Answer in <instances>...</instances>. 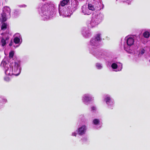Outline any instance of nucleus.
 <instances>
[{
  "instance_id": "2eb2a0df",
  "label": "nucleus",
  "mask_w": 150,
  "mask_h": 150,
  "mask_svg": "<svg viewBox=\"0 0 150 150\" xmlns=\"http://www.w3.org/2000/svg\"><path fill=\"white\" fill-rule=\"evenodd\" d=\"M111 67L113 69H116L115 71H120L122 69V64L119 62L113 63L111 65Z\"/></svg>"
},
{
  "instance_id": "f3484780",
  "label": "nucleus",
  "mask_w": 150,
  "mask_h": 150,
  "mask_svg": "<svg viewBox=\"0 0 150 150\" xmlns=\"http://www.w3.org/2000/svg\"><path fill=\"white\" fill-rule=\"evenodd\" d=\"M86 131V127L85 125H83L79 128L77 130L78 134L80 136L85 134Z\"/></svg>"
},
{
  "instance_id": "4468645a",
  "label": "nucleus",
  "mask_w": 150,
  "mask_h": 150,
  "mask_svg": "<svg viewBox=\"0 0 150 150\" xmlns=\"http://www.w3.org/2000/svg\"><path fill=\"white\" fill-rule=\"evenodd\" d=\"M81 33L83 36L86 38L90 37L92 35L90 30L88 28H82Z\"/></svg>"
},
{
  "instance_id": "473e14b6",
  "label": "nucleus",
  "mask_w": 150,
  "mask_h": 150,
  "mask_svg": "<svg viewBox=\"0 0 150 150\" xmlns=\"http://www.w3.org/2000/svg\"><path fill=\"white\" fill-rule=\"evenodd\" d=\"M12 44H11V43H10V44H9V45H10V46H12Z\"/></svg>"
},
{
  "instance_id": "b1692460",
  "label": "nucleus",
  "mask_w": 150,
  "mask_h": 150,
  "mask_svg": "<svg viewBox=\"0 0 150 150\" xmlns=\"http://www.w3.org/2000/svg\"><path fill=\"white\" fill-rule=\"evenodd\" d=\"M96 68L98 69H100L103 67L102 64L100 63H97L96 64Z\"/></svg>"
},
{
  "instance_id": "1a4fd4ad",
  "label": "nucleus",
  "mask_w": 150,
  "mask_h": 150,
  "mask_svg": "<svg viewBox=\"0 0 150 150\" xmlns=\"http://www.w3.org/2000/svg\"><path fill=\"white\" fill-rule=\"evenodd\" d=\"M104 101L105 102L108 108L112 109L114 106V99L108 94L105 95L104 96Z\"/></svg>"
},
{
  "instance_id": "f03ea898",
  "label": "nucleus",
  "mask_w": 150,
  "mask_h": 150,
  "mask_svg": "<svg viewBox=\"0 0 150 150\" xmlns=\"http://www.w3.org/2000/svg\"><path fill=\"white\" fill-rule=\"evenodd\" d=\"M1 67L7 75H19L21 72L20 61L16 59L10 61V64L6 61L3 60L1 64Z\"/></svg>"
},
{
  "instance_id": "6ab92c4d",
  "label": "nucleus",
  "mask_w": 150,
  "mask_h": 150,
  "mask_svg": "<svg viewBox=\"0 0 150 150\" xmlns=\"http://www.w3.org/2000/svg\"><path fill=\"white\" fill-rule=\"evenodd\" d=\"M93 123L94 125L96 126L97 128L100 127L102 125L100 120L97 119H94L93 121Z\"/></svg>"
},
{
  "instance_id": "c85d7f7f",
  "label": "nucleus",
  "mask_w": 150,
  "mask_h": 150,
  "mask_svg": "<svg viewBox=\"0 0 150 150\" xmlns=\"http://www.w3.org/2000/svg\"><path fill=\"white\" fill-rule=\"evenodd\" d=\"M132 0H123V1H126L128 4H129Z\"/></svg>"
},
{
  "instance_id": "f257e3e1",
  "label": "nucleus",
  "mask_w": 150,
  "mask_h": 150,
  "mask_svg": "<svg viewBox=\"0 0 150 150\" xmlns=\"http://www.w3.org/2000/svg\"><path fill=\"white\" fill-rule=\"evenodd\" d=\"M101 35L100 33L96 34L91 39L89 43L90 52L96 58L101 60L105 59L107 56V53L105 51L97 49L101 39Z\"/></svg>"
},
{
  "instance_id": "7c9ffc66",
  "label": "nucleus",
  "mask_w": 150,
  "mask_h": 150,
  "mask_svg": "<svg viewBox=\"0 0 150 150\" xmlns=\"http://www.w3.org/2000/svg\"><path fill=\"white\" fill-rule=\"evenodd\" d=\"M77 134V133L75 132H73L72 133L71 135L72 136H74L75 137L76 136Z\"/></svg>"
},
{
  "instance_id": "412c9836",
  "label": "nucleus",
  "mask_w": 150,
  "mask_h": 150,
  "mask_svg": "<svg viewBox=\"0 0 150 150\" xmlns=\"http://www.w3.org/2000/svg\"><path fill=\"white\" fill-rule=\"evenodd\" d=\"M8 39V37H6L5 38H2L0 43V45L2 47H4Z\"/></svg>"
},
{
  "instance_id": "dca6fc26",
  "label": "nucleus",
  "mask_w": 150,
  "mask_h": 150,
  "mask_svg": "<svg viewBox=\"0 0 150 150\" xmlns=\"http://www.w3.org/2000/svg\"><path fill=\"white\" fill-rule=\"evenodd\" d=\"M13 42L16 44L20 45L22 42V37L19 33H17L15 35Z\"/></svg>"
},
{
  "instance_id": "cd10ccee",
  "label": "nucleus",
  "mask_w": 150,
  "mask_h": 150,
  "mask_svg": "<svg viewBox=\"0 0 150 150\" xmlns=\"http://www.w3.org/2000/svg\"><path fill=\"white\" fill-rule=\"evenodd\" d=\"M96 107L94 106H92L91 107V111L94 112L96 111Z\"/></svg>"
},
{
  "instance_id": "393cba45",
  "label": "nucleus",
  "mask_w": 150,
  "mask_h": 150,
  "mask_svg": "<svg viewBox=\"0 0 150 150\" xmlns=\"http://www.w3.org/2000/svg\"><path fill=\"white\" fill-rule=\"evenodd\" d=\"M7 28V24L5 23H4L2 24L1 26V30H5Z\"/></svg>"
},
{
  "instance_id": "a878e982",
  "label": "nucleus",
  "mask_w": 150,
  "mask_h": 150,
  "mask_svg": "<svg viewBox=\"0 0 150 150\" xmlns=\"http://www.w3.org/2000/svg\"><path fill=\"white\" fill-rule=\"evenodd\" d=\"M4 80L8 82L10 80V78L9 76H6L4 77Z\"/></svg>"
},
{
  "instance_id": "6e6552de",
  "label": "nucleus",
  "mask_w": 150,
  "mask_h": 150,
  "mask_svg": "<svg viewBox=\"0 0 150 150\" xmlns=\"http://www.w3.org/2000/svg\"><path fill=\"white\" fill-rule=\"evenodd\" d=\"M125 40L126 41L127 44L124 45V50L129 52V50H131L130 47L134 45V40L133 37L127 36L125 38Z\"/></svg>"
},
{
  "instance_id": "9b49d317",
  "label": "nucleus",
  "mask_w": 150,
  "mask_h": 150,
  "mask_svg": "<svg viewBox=\"0 0 150 150\" xmlns=\"http://www.w3.org/2000/svg\"><path fill=\"white\" fill-rule=\"evenodd\" d=\"M11 10L8 6H5L3 8V12L1 14L2 21H5L8 17L10 16Z\"/></svg>"
},
{
  "instance_id": "72a5a7b5",
  "label": "nucleus",
  "mask_w": 150,
  "mask_h": 150,
  "mask_svg": "<svg viewBox=\"0 0 150 150\" xmlns=\"http://www.w3.org/2000/svg\"><path fill=\"white\" fill-rule=\"evenodd\" d=\"M47 0H42V1H46Z\"/></svg>"
},
{
  "instance_id": "39448f33",
  "label": "nucleus",
  "mask_w": 150,
  "mask_h": 150,
  "mask_svg": "<svg viewBox=\"0 0 150 150\" xmlns=\"http://www.w3.org/2000/svg\"><path fill=\"white\" fill-rule=\"evenodd\" d=\"M103 18V15L101 13L95 15L92 17L91 21L87 22L88 26L92 28L95 27L102 21Z\"/></svg>"
},
{
  "instance_id": "bb28decb",
  "label": "nucleus",
  "mask_w": 150,
  "mask_h": 150,
  "mask_svg": "<svg viewBox=\"0 0 150 150\" xmlns=\"http://www.w3.org/2000/svg\"><path fill=\"white\" fill-rule=\"evenodd\" d=\"M145 50L144 49H141L139 51V54H143L145 52Z\"/></svg>"
},
{
  "instance_id": "423d86ee",
  "label": "nucleus",
  "mask_w": 150,
  "mask_h": 150,
  "mask_svg": "<svg viewBox=\"0 0 150 150\" xmlns=\"http://www.w3.org/2000/svg\"><path fill=\"white\" fill-rule=\"evenodd\" d=\"M88 1L92 2L93 4H90V7L93 11H100L104 8L102 0H87Z\"/></svg>"
},
{
  "instance_id": "aec40b11",
  "label": "nucleus",
  "mask_w": 150,
  "mask_h": 150,
  "mask_svg": "<svg viewBox=\"0 0 150 150\" xmlns=\"http://www.w3.org/2000/svg\"><path fill=\"white\" fill-rule=\"evenodd\" d=\"M70 0H63L61 1L60 2V4L59 5L58 8H60V7H61V6H62L63 8H66L67 6H64L65 5L67 4L69 2Z\"/></svg>"
},
{
  "instance_id": "c756f323",
  "label": "nucleus",
  "mask_w": 150,
  "mask_h": 150,
  "mask_svg": "<svg viewBox=\"0 0 150 150\" xmlns=\"http://www.w3.org/2000/svg\"><path fill=\"white\" fill-rule=\"evenodd\" d=\"M87 140V138L86 137H84L83 138L81 139V140L82 141V142H85Z\"/></svg>"
},
{
  "instance_id": "ddd939ff",
  "label": "nucleus",
  "mask_w": 150,
  "mask_h": 150,
  "mask_svg": "<svg viewBox=\"0 0 150 150\" xmlns=\"http://www.w3.org/2000/svg\"><path fill=\"white\" fill-rule=\"evenodd\" d=\"M79 2L77 0H71V4L67 6L73 13L78 8Z\"/></svg>"
},
{
  "instance_id": "20e7f679",
  "label": "nucleus",
  "mask_w": 150,
  "mask_h": 150,
  "mask_svg": "<svg viewBox=\"0 0 150 150\" xmlns=\"http://www.w3.org/2000/svg\"><path fill=\"white\" fill-rule=\"evenodd\" d=\"M103 18V15L101 13L95 15L92 17L91 21L87 22L88 26L92 28L95 27L102 21Z\"/></svg>"
},
{
  "instance_id": "2f4dec72",
  "label": "nucleus",
  "mask_w": 150,
  "mask_h": 150,
  "mask_svg": "<svg viewBox=\"0 0 150 150\" xmlns=\"http://www.w3.org/2000/svg\"><path fill=\"white\" fill-rule=\"evenodd\" d=\"M19 6L21 7H25L26 6L25 5H20Z\"/></svg>"
},
{
  "instance_id": "5701e85b",
  "label": "nucleus",
  "mask_w": 150,
  "mask_h": 150,
  "mask_svg": "<svg viewBox=\"0 0 150 150\" xmlns=\"http://www.w3.org/2000/svg\"><path fill=\"white\" fill-rule=\"evenodd\" d=\"M143 35L144 37L148 38L150 36V34L149 32L145 31L143 33Z\"/></svg>"
},
{
  "instance_id": "9d476101",
  "label": "nucleus",
  "mask_w": 150,
  "mask_h": 150,
  "mask_svg": "<svg viewBox=\"0 0 150 150\" xmlns=\"http://www.w3.org/2000/svg\"><path fill=\"white\" fill-rule=\"evenodd\" d=\"M94 98L91 94L88 93L83 95L82 97V100L84 104L88 105L91 101L94 100Z\"/></svg>"
},
{
  "instance_id": "7ed1b4c3",
  "label": "nucleus",
  "mask_w": 150,
  "mask_h": 150,
  "mask_svg": "<svg viewBox=\"0 0 150 150\" xmlns=\"http://www.w3.org/2000/svg\"><path fill=\"white\" fill-rule=\"evenodd\" d=\"M56 6L53 2L48 1L42 5L39 11L42 19L44 21L51 18L56 11Z\"/></svg>"
},
{
  "instance_id": "4be33fe9",
  "label": "nucleus",
  "mask_w": 150,
  "mask_h": 150,
  "mask_svg": "<svg viewBox=\"0 0 150 150\" xmlns=\"http://www.w3.org/2000/svg\"><path fill=\"white\" fill-rule=\"evenodd\" d=\"M14 51H11L9 54V58H10V60L12 61H13V59H13V57L14 55Z\"/></svg>"
},
{
  "instance_id": "0eeeda50",
  "label": "nucleus",
  "mask_w": 150,
  "mask_h": 150,
  "mask_svg": "<svg viewBox=\"0 0 150 150\" xmlns=\"http://www.w3.org/2000/svg\"><path fill=\"white\" fill-rule=\"evenodd\" d=\"M60 8H59V12L60 16L63 17H69L73 13L67 6L66 8H63L61 6Z\"/></svg>"
},
{
  "instance_id": "f8f14e48",
  "label": "nucleus",
  "mask_w": 150,
  "mask_h": 150,
  "mask_svg": "<svg viewBox=\"0 0 150 150\" xmlns=\"http://www.w3.org/2000/svg\"><path fill=\"white\" fill-rule=\"evenodd\" d=\"M90 4H88V5H84L81 7V13L84 15H88L91 13L93 11L91 9L92 8L90 7Z\"/></svg>"
},
{
  "instance_id": "f704fd0d",
  "label": "nucleus",
  "mask_w": 150,
  "mask_h": 150,
  "mask_svg": "<svg viewBox=\"0 0 150 150\" xmlns=\"http://www.w3.org/2000/svg\"><path fill=\"white\" fill-rule=\"evenodd\" d=\"M149 61L150 62V59Z\"/></svg>"
},
{
  "instance_id": "a211bd4d",
  "label": "nucleus",
  "mask_w": 150,
  "mask_h": 150,
  "mask_svg": "<svg viewBox=\"0 0 150 150\" xmlns=\"http://www.w3.org/2000/svg\"><path fill=\"white\" fill-rule=\"evenodd\" d=\"M7 102V100L4 96H0V109L3 108L4 104Z\"/></svg>"
}]
</instances>
